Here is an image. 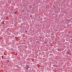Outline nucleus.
Wrapping results in <instances>:
<instances>
[{
	"mask_svg": "<svg viewBox=\"0 0 72 72\" xmlns=\"http://www.w3.org/2000/svg\"><path fill=\"white\" fill-rule=\"evenodd\" d=\"M30 67H29V66H26V69H28V68H29Z\"/></svg>",
	"mask_w": 72,
	"mask_h": 72,
	"instance_id": "f257e3e1",
	"label": "nucleus"
},
{
	"mask_svg": "<svg viewBox=\"0 0 72 72\" xmlns=\"http://www.w3.org/2000/svg\"><path fill=\"white\" fill-rule=\"evenodd\" d=\"M22 12H24V10H22Z\"/></svg>",
	"mask_w": 72,
	"mask_h": 72,
	"instance_id": "f03ea898",
	"label": "nucleus"
},
{
	"mask_svg": "<svg viewBox=\"0 0 72 72\" xmlns=\"http://www.w3.org/2000/svg\"><path fill=\"white\" fill-rule=\"evenodd\" d=\"M25 32H27V31H25Z\"/></svg>",
	"mask_w": 72,
	"mask_h": 72,
	"instance_id": "7ed1b4c3",
	"label": "nucleus"
},
{
	"mask_svg": "<svg viewBox=\"0 0 72 72\" xmlns=\"http://www.w3.org/2000/svg\"><path fill=\"white\" fill-rule=\"evenodd\" d=\"M7 62H9V60H7Z\"/></svg>",
	"mask_w": 72,
	"mask_h": 72,
	"instance_id": "20e7f679",
	"label": "nucleus"
},
{
	"mask_svg": "<svg viewBox=\"0 0 72 72\" xmlns=\"http://www.w3.org/2000/svg\"><path fill=\"white\" fill-rule=\"evenodd\" d=\"M3 22H4V21H3Z\"/></svg>",
	"mask_w": 72,
	"mask_h": 72,
	"instance_id": "39448f33",
	"label": "nucleus"
}]
</instances>
